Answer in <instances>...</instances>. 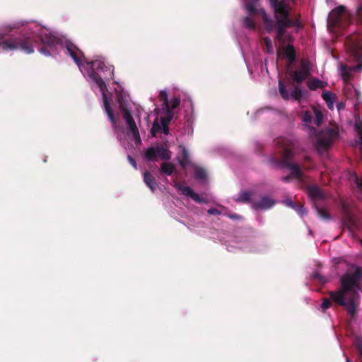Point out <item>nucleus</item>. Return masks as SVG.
Here are the masks:
<instances>
[{"label":"nucleus","mask_w":362,"mask_h":362,"mask_svg":"<svg viewBox=\"0 0 362 362\" xmlns=\"http://www.w3.org/2000/svg\"><path fill=\"white\" fill-rule=\"evenodd\" d=\"M361 245H362V240H361Z\"/></svg>","instance_id":"8fccbe9b"},{"label":"nucleus","mask_w":362,"mask_h":362,"mask_svg":"<svg viewBox=\"0 0 362 362\" xmlns=\"http://www.w3.org/2000/svg\"><path fill=\"white\" fill-rule=\"evenodd\" d=\"M304 159L305 161H307L310 160V158L308 156H305Z\"/></svg>","instance_id":"de8ad7c7"},{"label":"nucleus","mask_w":362,"mask_h":362,"mask_svg":"<svg viewBox=\"0 0 362 362\" xmlns=\"http://www.w3.org/2000/svg\"><path fill=\"white\" fill-rule=\"evenodd\" d=\"M174 186L182 195L190 197L197 203L201 204L206 202L204 199L201 198L197 193H195L192 188L188 186H183L180 182H175Z\"/></svg>","instance_id":"ddd939ff"},{"label":"nucleus","mask_w":362,"mask_h":362,"mask_svg":"<svg viewBox=\"0 0 362 362\" xmlns=\"http://www.w3.org/2000/svg\"><path fill=\"white\" fill-rule=\"evenodd\" d=\"M313 277L314 279H318L321 283L326 282V279L322 276H321L319 273H317V272L314 273L313 275Z\"/></svg>","instance_id":"58836bf2"},{"label":"nucleus","mask_w":362,"mask_h":362,"mask_svg":"<svg viewBox=\"0 0 362 362\" xmlns=\"http://www.w3.org/2000/svg\"><path fill=\"white\" fill-rule=\"evenodd\" d=\"M313 207L315 209L316 212L319 217H320L321 218L325 219V220H330L331 219L330 214L325 209H324L322 207H320L317 205L314 206Z\"/></svg>","instance_id":"b1692460"},{"label":"nucleus","mask_w":362,"mask_h":362,"mask_svg":"<svg viewBox=\"0 0 362 362\" xmlns=\"http://www.w3.org/2000/svg\"><path fill=\"white\" fill-rule=\"evenodd\" d=\"M180 98H174L171 103V105H170V110L172 111V110L177 108L180 105Z\"/></svg>","instance_id":"c9c22d12"},{"label":"nucleus","mask_w":362,"mask_h":362,"mask_svg":"<svg viewBox=\"0 0 362 362\" xmlns=\"http://www.w3.org/2000/svg\"><path fill=\"white\" fill-rule=\"evenodd\" d=\"M345 46L349 58L357 63L351 66L341 64V76L344 81H347L351 78L353 71L362 70V33H354L347 36Z\"/></svg>","instance_id":"423d86ee"},{"label":"nucleus","mask_w":362,"mask_h":362,"mask_svg":"<svg viewBox=\"0 0 362 362\" xmlns=\"http://www.w3.org/2000/svg\"><path fill=\"white\" fill-rule=\"evenodd\" d=\"M355 18L358 23L362 25V1H358L355 12Z\"/></svg>","instance_id":"bb28decb"},{"label":"nucleus","mask_w":362,"mask_h":362,"mask_svg":"<svg viewBox=\"0 0 362 362\" xmlns=\"http://www.w3.org/2000/svg\"><path fill=\"white\" fill-rule=\"evenodd\" d=\"M243 24L245 28L252 30H255L256 27L254 21L248 16H246L243 18Z\"/></svg>","instance_id":"7c9ffc66"},{"label":"nucleus","mask_w":362,"mask_h":362,"mask_svg":"<svg viewBox=\"0 0 362 362\" xmlns=\"http://www.w3.org/2000/svg\"><path fill=\"white\" fill-rule=\"evenodd\" d=\"M228 218H231V219H233V220H237V219H241L242 217L238 215V214H228L227 215Z\"/></svg>","instance_id":"37998d69"},{"label":"nucleus","mask_w":362,"mask_h":362,"mask_svg":"<svg viewBox=\"0 0 362 362\" xmlns=\"http://www.w3.org/2000/svg\"><path fill=\"white\" fill-rule=\"evenodd\" d=\"M245 4V9L249 15L255 16L257 14L261 15L260 10L262 8H257V4L259 0H246Z\"/></svg>","instance_id":"f3484780"},{"label":"nucleus","mask_w":362,"mask_h":362,"mask_svg":"<svg viewBox=\"0 0 362 362\" xmlns=\"http://www.w3.org/2000/svg\"><path fill=\"white\" fill-rule=\"evenodd\" d=\"M207 213L209 214V215H219L221 214V212L220 211H218L217 209L216 208H211L209 209L208 211H207Z\"/></svg>","instance_id":"ea45409f"},{"label":"nucleus","mask_w":362,"mask_h":362,"mask_svg":"<svg viewBox=\"0 0 362 362\" xmlns=\"http://www.w3.org/2000/svg\"><path fill=\"white\" fill-rule=\"evenodd\" d=\"M345 107L344 105V103H339L337 104V108L339 110H341V109H344Z\"/></svg>","instance_id":"49530a36"},{"label":"nucleus","mask_w":362,"mask_h":362,"mask_svg":"<svg viewBox=\"0 0 362 362\" xmlns=\"http://www.w3.org/2000/svg\"><path fill=\"white\" fill-rule=\"evenodd\" d=\"M49 47L47 45H42L39 51L40 53L43 54L45 56H49L51 55L50 51L49 49Z\"/></svg>","instance_id":"e433bc0d"},{"label":"nucleus","mask_w":362,"mask_h":362,"mask_svg":"<svg viewBox=\"0 0 362 362\" xmlns=\"http://www.w3.org/2000/svg\"><path fill=\"white\" fill-rule=\"evenodd\" d=\"M284 202H285L286 206H288L289 207H291L293 209L295 208V206L296 204L291 199H286Z\"/></svg>","instance_id":"79ce46f5"},{"label":"nucleus","mask_w":362,"mask_h":362,"mask_svg":"<svg viewBox=\"0 0 362 362\" xmlns=\"http://www.w3.org/2000/svg\"><path fill=\"white\" fill-rule=\"evenodd\" d=\"M308 87L311 90H315L322 87V82L319 79H313L308 83Z\"/></svg>","instance_id":"c756f323"},{"label":"nucleus","mask_w":362,"mask_h":362,"mask_svg":"<svg viewBox=\"0 0 362 362\" xmlns=\"http://www.w3.org/2000/svg\"><path fill=\"white\" fill-rule=\"evenodd\" d=\"M300 118L305 123H310L312 121V114L309 111H303L301 112Z\"/></svg>","instance_id":"2f4dec72"},{"label":"nucleus","mask_w":362,"mask_h":362,"mask_svg":"<svg viewBox=\"0 0 362 362\" xmlns=\"http://www.w3.org/2000/svg\"><path fill=\"white\" fill-rule=\"evenodd\" d=\"M284 56L287 58L288 62L292 64L296 61V54L294 47L292 45H288L286 47H282Z\"/></svg>","instance_id":"6ab92c4d"},{"label":"nucleus","mask_w":362,"mask_h":362,"mask_svg":"<svg viewBox=\"0 0 362 362\" xmlns=\"http://www.w3.org/2000/svg\"><path fill=\"white\" fill-rule=\"evenodd\" d=\"M166 115L160 118V123L163 127V133L168 134L169 132L168 124L173 119V112L171 110L165 111Z\"/></svg>","instance_id":"aec40b11"},{"label":"nucleus","mask_w":362,"mask_h":362,"mask_svg":"<svg viewBox=\"0 0 362 362\" xmlns=\"http://www.w3.org/2000/svg\"><path fill=\"white\" fill-rule=\"evenodd\" d=\"M252 193L248 191H244L240 193L239 197L235 199L238 203H250L251 202V197Z\"/></svg>","instance_id":"4be33fe9"},{"label":"nucleus","mask_w":362,"mask_h":362,"mask_svg":"<svg viewBox=\"0 0 362 362\" xmlns=\"http://www.w3.org/2000/svg\"><path fill=\"white\" fill-rule=\"evenodd\" d=\"M294 209L301 216L307 214V210L304 208L303 205L300 203L296 204Z\"/></svg>","instance_id":"473e14b6"},{"label":"nucleus","mask_w":362,"mask_h":362,"mask_svg":"<svg viewBox=\"0 0 362 362\" xmlns=\"http://www.w3.org/2000/svg\"><path fill=\"white\" fill-rule=\"evenodd\" d=\"M159 99L163 102V108L165 111L170 110V105L168 98V94L165 90H161L159 94Z\"/></svg>","instance_id":"393cba45"},{"label":"nucleus","mask_w":362,"mask_h":362,"mask_svg":"<svg viewBox=\"0 0 362 362\" xmlns=\"http://www.w3.org/2000/svg\"><path fill=\"white\" fill-rule=\"evenodd\" d=\"M279 90L281 96L286 100H288L290 98V96H291L294 100L300 101L303 96V92L298 86L294 87L293 90L291 93V95H289L284 83L281 80L279 81Z\"/></svg>","instance_id":"9b49d317"},{"label":"nucleus","mask_w":362,"mask_h":362,"mask_svg":"<svg viewBox=\"0 0 362 362\" xmlns=\"http://www.w3.org/2000/svg\"><path fill=\"white\" fill-rule=\"evenodd\" d=\"M292 0H269L274 10L276 23L269 18L264 9H261V16L265 28L268 33H271L276 28V39L282 45L291 43L293 40V36L286 32V29L291 27L301 28L300 15L296 14L290 16Z\"/></svg>","instance_id":"f257e3e1"},{"label":"nucleus","mask_w":362,"mask_h":362,"mask_svg":"<svg viewBox=\"0 0 362 362\" xmlns=\"http://www.w3.org/2000/svg\"><path fill=\"white\" fill-rule=\"evenodd\" d=\"M346 362H351L350 359L348 357L346 359Z\"/></svg>","instance_id":"09e8293b"},{"label":"nucleus","mask_w":362,"mask_h":362,"mask_svg":"<svg viewBox=\"0 0 362 362\" xmlns=\"http://www.w3.org/2000/svg\"><path fill=\"white\" fill-rule=\"evenodd\" d=\"M338 136V133L334 129H329L319 135L315 146L318 151L327 149L333 140Z\"/></svg>","instance_id":"1a4fd4ad"},{"label":"nucleus","mask_w":362,"mask_h":362,"mask_svg":"<svg viewBox=\"0 0 362 362\" xmlns=\"http://www.w3.org/2000/svg\"><path fill=\"white\" fill-rule=\"evenodd\" d=\"M127 159H128L129 162L131 163V165L133 166V168L134 169H137V164H136L135 159L129 155L127 156Z\"/></svg>","instance_id":"a19ab883"},{"label":"nucleus","mask_w":362,"mask_h":362,"mask_svg":"<svg viewBox=\"0 0 362 362\" xmlns=\"http://www.w3.org/2000/svg\"><path fill=\"white\" fill-rule=\"evenodd\" d=\"M264 42L267 48V51L268 53L271 54L273 52V48L272 45V40L268 37L264 38Z\"/></svg>","instance_id":"72a5a7b5"},{"label":"nucleus","mask_w":362,"mask_h":362,"mask_svg":"<svg viewBox=\"0 0 362 362\" xmlns=\"http://www.w3.org/2000/svg\"><path fill=\"white\" fill-rule=\"evenodd\" d=\"M292 178H293V177L290 174L287 176L283 177L281 180L285 182H288Z\"/></svg>","instance_id":"a18cd8bd"},{"label":"nucleus","mask_w":362,"mask_h":362,"mask_svg":"<svg viewBox=\"0 0 362 362\" xmlns=\"http://www.w3.org/2000/svg\"><path fill=\"white\" fill-rule=\"evenodd\" d=\"M322 97L326 102L328 107L332 108L333 103L335 98V95L329 91H325L322 93Z\"/></svg>","instance_id":"5701e85b"},{"label":"nucleus","mask_w":362,"mask_h":362,"mask_svg":"<svg viewBox=\"0 0 362 362\" xmlns=\"http://www.w3.org/2000/svg\"><path fill=\"white\" fill-rule=\"evenodd\" d=\"M144 181L145 184L150 188L152 192H154L158 186L155 177L148 171L144 173Z\"/></svg>","instance_id":"a211bd4d"},{"label":"nucleus","mask_w":362,"mask_h":362,"mask_svg":"<svg viewBox=\"0 0 362 362\" xmlns=\"http://www.w3.org/2000/svg\"><path fill=\"white\" fill-rule=\"evenodd\" d=\"M160 171L166 175H171L175 171V166L172 163H163Z\"/></svg>","instance_id":"412c9836"},{"label":"nucleus","mask_w":362,"mask_h":362,"mask_svg":"<svg viewBox=\"0 0 362 362\" xmlns=\"http://www.w3.org/2000/svg\"><path fill=\"white\" fill-rule=\"evenodd\" d=\"M194 177L197 180H204L206 177V173L202 168L195 166L194 167Z\"/></svg>","instance_id":"a878e982"},{"label":"nucleus","mask_w":362,"mask_h":362,"mask_svg":"<svg viewBox=\"0 0 362 362\" xmlns=\"http://www.w3.org/2000/svg\"><path fill=\"white\" fill-rule=\"evenodd\" d=\"M340 281L341 288L336 292H330L329 296L338 305L346 307L349 315L354 317L359 303L360 295L358 291L361 289L362 269L356 267L354 272H346Z\"/></svg>","instance_id":"f03ea898"},{"label":"nucleus","mask_w":362,"mask_h":362,"mask_svg":"<svg viewBox=\"0 0 362 362\" xmlns=\"http://www.w3.org/2000/svg\"><path fill=\"white\" fill-rule=\"evenodd\" d=\"M331 305V301L328 298H324L323 301L322 303L321 307L323 310H327L329 308Z\"/></svg>","instance_id":"4c0bfd02"},{"label":"nucleus","mask_w":362,"mask_h":362,"mask_svg":"<svg viewBox=\"0 0 362 362\" xmlns=\"http://www.w3.org/2000/svg\"><path fill=\"white\" fill-rule=\"evenodd\" d=\"M310 69L308 64L305 62H302L300 69L291 72V76L294 83H303L309 76Z\"/></svg>","instance_id":"f8f14e48"},{"label":"nucleus","mask_w":362,"mask_h":362,"mask_svg":"<svg viewBox=\"0 0 362 362\" xmlns=\"http://www.w3.org/2000/svg\"><path fill=\"white\" fill-rule=\"evenodd\" d=\"M123 118L126 122L129 132L132 134L135 142L136 144L141 143V137L139 129L136 127V122L129 110L122 109Z\"/></svg>","instance_id":"9d476101"},{"label":"nucleus","mask_w":362,"mask_h":362,"mask_svg":"<svg viewBox=\"0 0 362 362\" xmlns=\"http://www.w3.org/2000/svg\"><path fill=\"white\" fill-rule=\"evenodd\" d=\"M156 156L160 157L163 160H168L171 158V152L167 147L163 146H157L156 147H149L146 149L144 155L146 160L154 161Z\"/></svg>","instance_id":"6e6552de"},{"label":"nucleus","mask_w":362,"mask_h":362,"mask_svg":"<svg viewBox=\"0 0 362 362\" xmlns=\"http://www.w3.org/2000/svg\"><path fill=\"white\" fill-rule=\"evenodd\" d=\"M161 129V127L160 124H158L157 122H154L151 130V134L153 136H156V133L159 132Z\"/></svg>","instance_id":"f704fd0d"},{"label":"nucleus","mask_w":362,"mask_h":362,"mask_svg":"<svg viewBox=\"0 0 362 362\" xmlns=\"http://www.w3.org/2000/svg\"><path fill=\"white\" fill-rule=\"evenodd\" d=\"M66 53L73 59V60L78 65V67H81L82 61H83L84 63L90 66L91 71L89 76L90 78L98 85L100 90L103 92V100L105 110L111 123L113 125H115L117 119L110 105L107 97L106 94L104 93V90L106 88V84L103 79L102 78V76H100L99 74L98 73V71H102L103 72L108 71L111 74H113V70H110V68L107 66L105 64L104 62L101 60L96 59L90 62L88 61V59L85 57L83 52L80 50L71 42H66Z\"/></svg>","instance_id":"7ed1b4c3"},{"label":"nucleus","mask_w":362,"mask_h":362,"mask_svg":"<svg viewBox=\"0 0 362 362\" xmlns=\"http://www.w3.org/2000/svg\"><path fill=\"white\" fill-rule=\"evenodd\" d=\"M274 201L267 196H264L259 202H252L253 209H268L274 205Z\"/></svg>","instance_id":"2eb2a0df"},{"label":"nucleus","mask_w":362,"mask_h":362,"mask_svg":"<svg viewBox=\"0 0 362 362\" xmlns=\"http://www.w3.org/2000/svg\"><path fill=\"white\" fill-rule=\"evenodd\" d=\"M275 145L281 158L279 159L275 156H272L270 158V161L278 167L290 169L291 170L290 174L293 177L299 180H303V175L300 169V166L291 162L294 155L293 151L296 146V141L290 138L279 137L275 140Z\"/></svg>","instance_id":"39448f33"},{"label":"nucleus","mask_w":362,"mask_h":362,"mask_svg":"<svg viewBox=\"0 0 362 362\" xmlns=\"http://www.w3.org/2000/svg\"><path fill=\"white\" fill-rule=\"evenodd\" d=\"M353 15L346 11L344 6H339L333 9L328 16L327 27L330 32L336 34L345 29L351 21Z\"/></svg>","instance_id":"0eeeda50"},{"label":"nucleus","mask_w":362,"mask_h":362,"mask_svg":"<svg viewBox=\"0 0 362 362\" xmlns=\"http://www.w3.org/2000/svg\"><path fill=\"white\" fill-rule=\"evenodd\" d=\"M180 148H181V152L177 155V160L180 165L183 169H185L190 164L189 156L185 147L180 146Z\"/></svg>","instance_id":"dca6fc26"},{"label":"nucleus","mask_w":362,"mask_h":362,"mask_svg":"<svg viewBox=\"0 0 362 362\" xmlns=\"http://www.w3.org/2000/svg\"><path fill=\"white\" fill-rule=\"evenodd\" d=\"M59 42V39L52 34L36 35L34 34L21 35L16 37H6L0 34V52H8L20 49L25 54L34 52V48L40 45L54 47Z\"/></svg>","instance_id":"20e7f679"},{"label":"nucleus","mask_w":362,"mask_h":362,"mask_svg":"<svg viewBox=\"0 0 362 362\" xmlns=\"http://www.w3.org/2000/svg\"><path fill=\"white\" fill-rule=\"evenodd\" d=\"M308 191L309 197L313 202V206L317 205V201L324 200L326 197L324 192L318 187H309Z\"/></svg>","instance_id":"4468645a"},{"label":"nucleus","mask_w":362,"mask_h":362,"mask_svg":"<svg viewBox=\"0 0 362 362\" xmlns=\"http://www.w3.org/2000/svg\"><path fill=\"white\" fill-rule=\"evenodd\" d=\"M313 112L315 116V124L319 127L322 122L323 115L322 112L317 110L316 108H313Z\"/></svg>","instance_id":"c85d7f7f"},{"label":"nucleus","mask_w":362,"mask_h":362,"mask_svg":"<svg viewBox=\"0 0 362 362\" xmlns=\"http://www.w3.org/2000/svg\"><path fill=\"white\" fill-rule=\"evenodd\" d=\"M356 183L359 190L362 192V180H359L358 177H356Z\"/></svg>","instance_id":"c03bdc74"},{"label":"nucleus","mask_w":362,"mask_h":362,"mask_svg":"<svg viewBox=\"0 0 362 362\" xmlns=\"http://www.w3.org/2000/svg\"><path fill=\"white\" fill-rule=\"evenodd\" d=\"M348 92H350V95H354V97H356V103L354 104V105L356 106V103H358L359 102V92L353 87H347L346 89L345 90V94L348 98H350V96L348 95Z\"/></svg>","instance_id":"cd10ccee"}]
</instances>
